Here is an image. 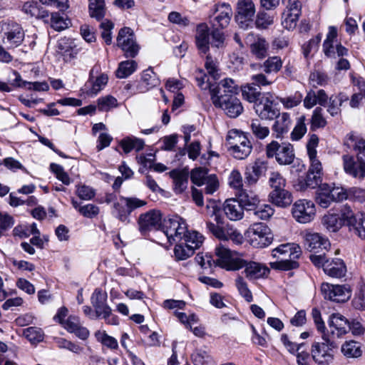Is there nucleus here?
I'll return each instance as SVG.
<instances>
[{
  "mask_svg": "<svg viewBox=\"0 0 365 365\" xmlns=\"http://www.w3.org/2000/svg\"><path fill=\"white\" fill-rule=\"evenodd\" d=\"M95 335L97 340L104 346L114 349L118 348V345L117 340L114 337L107 334L106 331H98Z\"/></svg>",
  "mask_w": 365,
  "mask_h": 365,
  "instance_id": "680f3d73",
  "label": "nucleus"
},
{
  "mask_svg": "<svg viewBox=\"0 0 365 365\" xmlns=\"http://www.w3.org/2000/svg\"><path fill=\"white\" fill-rule=\"evenodd\" d=\"M147 202L135 197L120 196L113 205V215L123 222H129L130 213L135 209L142 207Z\"/></svg>",
  "mask_w": 365,
  "mask_h": 365,
  "instance_id": "1a4fd4ad",
  "label": "nucleus"
},
{
  "mask_svg": "<svg viewBox=\"0 0 365 365\" xmlns=\"http://www.w3.org/2000/svg\"><path fill=\"white\" fill-rule=\"evenodd\" d=\"M255 14V6L252 0H238L236 7L235 21L242 29L252 24Z\"/></svg>",
  "mask_w": 365,
  "mask_h": 365,
  "instance_id": "a211bd4d",
  "label": "nucleus"
},
{
  "mask_svg": "<svg viewBox=\"0 0 365 365\" xmlns=\"http://www.w3.org/2000/svg\"><path fill=\"white\" fill-rule=\"evenodd\" d=\"M292 215L297 222L301 224L309 223L316 216L315 205L309 200H298L292 205Z\"/></svg>",
  "mask_w": 365,
  "mask_h": 365,
  "instance_id": "ddd939ff",
  "label": "nucleus"
},
{
  "mask_svg": "<svg viewBox=\"0 0 365 365\" xmlns=\"http://www.w3.org/2000/svg\"><path fill=\"white\" fill-rule=\"evenodd\" d=\"M269 201L277 207H286L290 205L293 198L287 190H272L269 195Z\"/></svg>",
  "mask_w": 365,
  "mask_h": 365,
  "instance_id": "f704fd0d",
  "label": "nucleus"
},
{
  "mask_svg": "<svg viewBox=\"0 0 365 365\" xmlns=\"http://www.w3.org/2000/svg\"><path fill=\"white\" fill-rule=\"evenodd\" d=\"M250 128L254 135L258 139L263 140L269 134V128L262 125L257 120L252 121Z\"/></svg>",
  "mask_w": 365,
  "mask_h": 365,
  "instance_id": "13d9d810",
  "label": "nucleus"
},
{
  "mask_svg": "<svg viewBox=\"0 0 365 365\" xmlns=\"http://www.w3.org/2000/svg\"><path fill=\"white\" fill-rule=\"evenodd\" d=\"M324 342H315L312 347V356L316 363L319 365H328L334 360L333 342L330 339L323 336Z\"/></svg>",
  "mask_w": 365,
  "mask_h": 365,
  "instance_id": "2eb2a0df",
  "label": "nucleus"
},
{
  "mask_svg": "<svg viewBox=\"0 0 365 365\" xmlns=\"http://www.w3.org/2000/svg\"><path fill=\"white\" fill-rule=\"evenodd\" d=\"M223 210L227 217L232 221L241 220L244 216V207L235 198H230L225 200Z\"/></svg>",
  "mask_w": 365,
  "mask_h": 365,
  "instance_id": "c756f323",
  "label": "nucleus"
},
{
  "mask_svg": "<svg viewBox=\"0 0 365 365\" xmlns=\"http://www.w3.org/2000/svg\"><path fill=\"white\" fill-rule=\"evenodd\" d=\"M321 290L325 299L336 302H346L351 296L350 287L346 284L323 283Z\"/></svg>",
  "mask_w": 365,
  "mask_h": 365,
  "instance_id": "6ab92c4d",
  "label": "nucleus"
},
{
  "mask_svg": "<svg viewBox=\"0 0 365 365\" xmlns=\"http://www.w3.org/2000/svg\"><path fill=\"white\" fill-rule=\"evenodd\" d=\"M207 170L202 168H197L193 169L190 173V179L192 183L197 186H201L203 185L204 181L206 180L207 177Z\"/></svg>",
  "mask_w": 365,
  "mask_h": 365,
  "instance_id": "0e129e2a",
  "label": "nucleus"
},
{
  "mask_svg": "<svg viewBox=\"0 0 365 365\" xmlns=\"http://www.w3.org/2000/svg\"><path fill=\"white\" fill-rule=\"evenodd\" d=\"M160 83L156 73L151 68L145 70L142 73L140 83V91L145 92L149 89L158 86Z\"/></svg>",
  "mask_w": 365,
  "mask_h": 365,
  "instance_id": "4c0bfd02",
  "label": "nucleus"
},
{
  "mask_svg": "<svg viewBox=\"0 0 365 365\" xmlns=\"http://www.w3.org/2000/svg\"><path fill=\"white\" fill-rule=\"evenodd\" d=\"M337 35V28L329 26L326 38L323 43V51L328 58H335L336 56H344L348 53V50L338 42Z\"/></svg>",
  "mask_w": 365,
  "mask_h": 365,
  "instance_id": "f8f14e48",
  "label": "nucleus"
},
{
  "mask_svg": "<svg viewBox=\"0 0 365 365\" xmlns=\"http://www.w3.org/2000/svg\"><path fill=\"white\" fill-rule=\"evenodd\" d=\"M187 223L185 220L179 215H173L165 220L163 225V232L168 241L182 240L185 233L187 232Z\"/></svg>",
  "mask_w": 365,
  "mask_h": 365,
  "instance_id": "4468645a",
  "label": "nucleus"
},
{
  "mask_svg": "<svg viewBox=\"0 0 365 365\" xmlns=\"http://www.w3.org/2000/svg\"><path fill=\"white\" fill-rule=\"evenodd\" d=\"M304 245L310 252L319 249L326 250L330 247V242L327 238L323 237L316 232H307L304 236Z\"/></svg>",
  "mask_w": 365,
  "mask_h": 365,
  "instance_id": "cd10ccee",
  "label": "nucleus"
},
{
  "mask_svg": "<svg viewBox=\"0 0 365 365\" xmlns=\"http://www.w3.org/2000/svg\"><path fill=\"white\" fill-rule=\"evenodd\" d=\"M302 254L301 248L295 244H282L272 250V256L279 259L269 263L274 269L290 270L298 267L297 259Z\"/></svg>",
  "mask_w": 365,
  "mask_h": 365,
  "instance_id": "20e7f679",
  "label": "nucleus"
},
{
  "mask_svg": "<svg viewBox=\"0 0 365 365\" xmlns=\"http://www.w3.org/2000/svg\"><path fill=\"white\" fill-rule=\"evenodd\" d=\"M290 115L288 113H282L279 116L272 125V130L277 138H281L289 130L291 125Z\"/></svg>",
  "mask_w": 365,
  "mask_h": 365,
  "instance_id": "c9c22d12",
  "label": "nucleus"
},
{
  "mask_svg": "<svg viewBox=\"0 0 365 365\" xmlns=\"http://www.w3.org/2000/svg\"><path fill=\"white\" fill-rule=\"evenodd\" d=\"M303 96L300 92H295L294 94L287 97L279 98V101L286 109L293 108L299 105L302 101Z\"/></svg>",
  "mask_w": 365,
  "mask_h": 365,
  "instance_id": "5fc2aeb1",
  "label": "nucleus"
},
{
  "mask_svg": "<svg viewBox=\"0 0 365 365\" xmlns=\"http://www.w3.org/2000/svg\"><path fill=\"white\" fill-rule=\"evenodd\" d=\"M344 171L354 178L362 179L365 177V163L362 160H354L353 156L345 155L343 156Z\"/></svg>",
  "mask_w": 365,
  "mask_h": 365,
  "instance_id": "bb28decb",
  "label": "nucleus"
},
{
  "mask_svg": "<svg viewBox=\"0 0 365 365\" xmlns=\"http://www.w3.org/2000/svg\"><path fill=\"white\" fill-rule=\"evenodd\" d=\"M344 212V205L340 209L339 215L335 213H327L322 219V223L324 227L329 232H336L339 230L342 226H346V220L344 219L342 215Z\"/></svg>",
  "mask_w": 365,
  "mask_h": 365,
  "instance_id": "c85d7f7f",
  "label": "nucleus"
},
{
  "mask_svg": "<svg viewBox=\"0 0 365 365\" xmlns=\"http://www.w3.org/2000/svg\"><path fill=\"white\" fill-rule=\"evenodd\" d=\"M254 108L255 113L262 119H272L277 115L275 110L273 108V101L269 93L263 94L259 98V102L255 103Z\"/></svg>",
  "mask_w": 365,
  "mask_h": 365,
  "instance_id": "393cba45",
  "label": "nucleus"
},
{
  "mask_svg": "<svg viewBox=\"0 0 365 365\" xmlns=\"http://www.w3.org/2000/svg\"><path fill=\"white\" fill-rule=\"evenodd\" d=\"M108 77L106 74L102 73L98 76L95 80L91 78L87 84L86 85L87 93L91 96H95L99 93L107 84Z\"/></svg>",
  "mask_w": 365,
  "mask_h": 365,
  "instance_id": "a19ab883",
  "label": "nucleus"
},
{
  "mask_svg": "<svg viewBox=\"0 0 365 365\" xmlns=\"http://www.w3.org/2000/svg\"><path fill=\"white\" fill-rule=\"evenodd\" d=\"M301 14L284 10L282 17V25L287 30H293L297 25Z\"/></svg>",
  "mask_w": 365,
  "mask_h": 365,
  "instance_id": "8fccbe9b",
  "label": "nucleus"
},
{
  "mask_svg": "<svg viewBox=\"0 0 365 365\" xmlns=\"http://www.w3.org/2000/svg\"><path fill=\"white\" fill-rule=\"evenodd\" d=\"M117 106V99L112 96H106L98 99V108L101 111H108Z\"/></svg>",
  "mask_w": 365,
  "mask_h": 365,
  "instance_id": "e2e57ef3",
  "label": "nucleus"
},
{
  "mask_svg": "<svg viewBox=\"0 0 365 365\" xmlns=\"http://www.w3.org/2000/svg\"><path fill=\"white\" fill-rule=\"evenodd\" d=\"M107 293L100 289H96L91 297V303L95 309L96 315L103 318L111 325L118 324V318L112 313V309L107 304Z\"/></svg>",
  "mask_w": 365,
  "mask_h": 365,
  "instance_id": "0eeeda50",
  "label": "nucleus"
},
{
  "mask_svg": "<svg viewBox=\"0 0 365 365\" xmlns=\"http://www.w3.org/2000/svg\"><path fill=\"white\" fill-rule=\"evenodd\" d=\"M138 222L141 233H145L153 230H158L162 222L161 213L158 210H150L141 214Z\"/></svg>",
  "mask_w": 365,
  "mask_h": 365,
  "instance_id": "4be33fe9",
  "label": "nucleus"
},
{
  "mask_svg": "<svg viewBox=\"0 0 365 365\" xmlns=\"http://www.w3.org/2000/svg\"><path fill=\"white\" fill-rule=\"evenodd\" d=\"M173 179L174 191L176 194H182L187 187L188 171L186 170H173L169 173Z\"/></svg>",
  "mask_w": 365,
  "mask_h": 365,
  "instance_id": "473e14b6",
  "label": "nucleus"
},
{
  "mask_svg": "<svg viewBox=\"0 0 365 365\" xmlns=\"http://www.w3.org/2000/svg\"><path fill=\"white\" fill-rule=\"evenodd\" d=\"M207 229L220 241L232 240L236 245H241L244 241L242 235L237 229L227 225L221 227L212 222L207 223Z\"/></svg>",
  "mask_w": 365,
  "mask_h": 365,
  "instance_id": "f3484780",
  "label": "nucleus"
},
{
  "mask_svg": "<svg viewBox=\"0 0 365 365\" xmlns=\"http://www.w3.org/2000/svg\"><path fill=\"white\" fill-rule=\"evenodd\" d=\"M24 38L25 33L20 24L11 21L0 22V42L8 49L19 46Z\"/></svg>",
  "mask_w": 365,
  "mask_h": 365,
  "instance_id": "423d86ee",
  "label": "nucleus"
},
{
  "mask_svg": "<svg viewBox=\"0 0 365 365\" xmlns=\"http://www.w3.org/2000/svg\"><path fill=\"white\" fill-rule=\"evenodd\" d=\"M195 250L188 246L187 243L176 245L174 249V254L178 260H185L192 256Z\"/></svg>",
  "mask_w": 365,
  "mask_h": 365,
  "instance_id": "864d4df0",
  "label": "nucleus"
},
{
  "mask_svg": "<svg viewBox=\"0 0 365 365\" xmlns=\"http://www.w3.org/2000/svg\"><path fill=\"white\" fill-rule=\"evenodd\" d=\"M342 215L346 220L349 230L365 239V212L355 214L350 206L344 205Z\"/></svg>",
  "mask_w": 365,
  "mask_h": 365,
  "instance_id": "dca6fc26",
  "label": "nucleus"
},
{
  "mask_svg": "<svg viewBox=\"0 0 365 365\" xmlns=\"http://www.w3.org/2000/svg\"><path fill=\"white\" fill-rule=\"evenodd\" d=\"M348 100V96L343 93L333 95L329 97L327 104V112L331 115L335 116L340 113L341 106L343 102Z\"/></svg>",
  "mask_w": 365,
  "mask_h": 365,
  "instance_id": "79ce46f5",
  "label": "nucleus"
},
{
  "mask_svg": "<svg viewBox=\"0 0 365 365\" xmlns=\"http://www.w3.org/2000/svg\"><path fill=\"white\" fill-rule=\"evenodd\" d=\"M195 43L200 53L206 54L210 48V32L208 26L205 24L197 26L195 34Z\"/></svg>",
  "mask_w": 365,
  "mask_h": 365,
  "instance_id": "2f4dec72",
  "label": "nucleus"
},
{
  "mask_svg": "<svg viewBox=\"0 0 365 365\" xmlns=\"http://www.w3.org/2000/svg\"><path fill=\"white\" fill-rule=\"evenodd\" d=\"M266 154L268 158L274 157L280 165H289L294 159L293 146L290 143L279 144L275 140L267 144Z\"/></svg>",
  "mask_w": 365,
  "mask_h": 365,
  "instance_id": "9b49d317",
  "label": "nucleus"
},
{
  "mask_svg": "<svg viewBox=\"0 0 365 365\" xmlns=\"http://www.w3.org/2000/svg\"><path fill=\"white\" fill-rule=\"evenodd\" d=\"M197 86L202 90H209L213 105L222 109L230 118H237L243 111L240 101L235 96L238 91L237 85L231 78H225L217 85L210 81L202 70L195 74Z\"/></svg>",
  "mask_w": 365,
  "mask_h": 365,
  "instance_id": "f257e3e1",
  "label": "nucleus"
},
{
  "mask_svg": "<svg viewBox=\"0 0 365 365\" xmlns=\"http://www.w3.org/2000/svg\"><path fill=\"white\" fill-rule=\"evenodd\" d=\"M249 243L256 248L269 246L273 240V235L269 227L264 223H254L246 232Z\"/></svg>",
  "mask_w": 365,
  "mask_h": 365,
  "instance_id": "9d476101",
  "label": "nucleus"
},
{
  "mask_svg": "<svg viewBox=\"0 0 365 365\" xmlns=\"http://www.w3.org/2000/svg\"><path fill=\"white\" fill-rule=\"evenodd\" d=\"M306 117L302 115L297 118L296 124L291 133V139L293 141H297L302 138L307 131L305 123Z\"/></svg>",
  "mask_w": 365,
  "mask_h": 365,
  "instance_id": "de8ad7c7",
  "label": "nucleus"
},
{
  "mask_svg": "<svg viewBox=\"0 0 365 365\" xmlns=\"http://www.w3.org/2000/svg\"><path fill=\"white\" fill-rule=\"evenodd\" d=\"M282 66V61L278 56L268 58L263 63L264 71L266 73H277Z\"/></svg>",
  "mask_w": 365,
  "mask_h": 365,
  "instance_id": "6e6d98bb",
  "label": "nucleus"
},
{
  "mask_svg": "<svg viewBox=\"0 0 365 365\" xmlns=\"http://www.w3.org/2000/svg\"><path fill=\"white\" fill-rule=\"evenodd\" d=\"M182 240L187 243L189 247L195 250L201 247L205 237L202 234L197 231H188L187 230V232L185 233Z\"/></svg>",
  "mask_w": 365,
  "mask_h": 365,
  "instance_id": "a18cd8bd",
  "label": "nucleus"
},
{
  "mask_svg": "<svg viewBox=\"0 0 365 365\" xmlns=\"http://www.w3.org/2000/svg\"><path fill=\"white\" fill-rule=\"evenodd\" d=\"M239 198V202L247 210H254L259 202L258 196L252 192L242 191Z\"/></svg>",
  "mask_w": 365,
  "mask_h": 365,
  "instance_id": "c03bdc74",
  "label": "nucleus"
},
{
  "mask_svg": "<svg viewBox=\"0 0 365 365\" xmlns=\"http://www.w3.org/2000/svg\"><path fill=\"white\" fill-rule=\"evenodd\" d=\"M274 214V209L269 205H257L254 209V215L261 220H267Z\"/></svg>",
  "mask_w": 365,
  "mask_h": 365,
  "instance_id": "338daca9",
  "label": "nucleus"
},
{
  "mask_svg": "<svg viewBox=\"0 0 365 365\" xmlns=\"http://www.w3.org/2000/svg\"><path fill=\"white\" fill-rule=\"evenodd\" d=\"M137 68L138 64L133 60L122 61L118 65L115 75L119 78H125L133 73Z\"/></svg>",
  "mask_w": 365,
  "mask_h": 365,
  "instance_id": "37998d69",
  "label": "nucleus"
},
{
  "mask_svg": "<svg viewBox=\"0 0 365 365\" xmlns=\"http://www.w3.org/2000/svg\"><path fill=\"white\" fill-rule=\"evenodd\" d=\"M243 98L250 103H256L261 95L259 89L252 84H246L241 88Z\"/></svg>",
  "mask_w": 365,
  "mask_h": 365,
  "instance_id": "603ef678",
  "label": "nucleus"
},
{
  "mask_svg": "<svg viewBox=\"0 0 365 365\" xmlns=\"http://www.w3.org/2000/svg\"><path fill=\"white\" fill-rule=\"evenodd\" d=\"M311 130H315L319 128H324L327 124V120L323 114V109L320 107H317L312 113L310 120Z\"/></svg>",
  "mask_w": 365,
  "mask_h": 365,
  "instance_id": "09e8293b",
  "label": "nucleus"
},
{
  "mask_svg": "<svg viewBox=\"0 0 365 365\" xmlns=\"http://www.w3.org/2000/svg\"><path fill=\"white\" fill-rule=\"evenodd\" d=\"M269 182L272 190H284L286 186L285 178L279 173L273 172L270 174Z\"/></svg>",
  "mask_w": 365,
  "mask_h": 365,
  "instance_id": "052dcab7",
  "label": "nucleus"
},
{
  "mask_svg": "<svg viewBox=\"0 0 365 365\" xmlns=\"http://www.w3.org/2000/svg\"><path fill=\"white\" fill-rule=\"evenodd\" d=\"M344 189L334 184L320 183L316 192L315 200L323 208H327L331 202L346 199Z\"/></svg>",
  "mask_w": 365,
  "mask_h": 365,
  "instance_id": "6e6552de",
  "label": "nucleus"
},
{
  "mask_svg": "<svg viewBox=\"0 0 365 365\" xmlns=\"http://www.w3.org/2000/svg\"><path fill=\"white\" fill-rule=\"evenodd\" d=\"M232 9L228 3H219L215 5L212 25L215 27H227L232 16Z\"/></svg>",
  "mask_w": 365,
  "mask_h": 365,
  "instance_id": "5701e85b",
  "label": "nucleus"
},
{
  "mask_svg": "<svg viewBox=\"0 0 365 365\" xmlns=\"http://www.w3.org/2000/svg\"><path fill=\"white\" fill-rule=\"evenodd\" d=\"M192 359L195 365H206L212 360L209 354L202 349L196 350L192 354Z\"/></svg>",
  "mask_w": 365,
  "mask_h": 365,
  "instance_id": "69168bd1",
  "label": "nucleus"
},
{
  "mask_svg": "<svg viewBox=\"0 0 365 365\" xmlns=\"http://www.w3.org/2000/svg\"><path fill=\"white\" fill-rule=\"evenodd\" d=\"M324 272L331 277L341 278L345 276L346 267L342 259L334 258L325 264Z\"/></svg>",
  "mask_w": 365,
  "mask_h": 365,
  "instance_id": "72a5a7b5",
  "label": "nucleus"
},
{
  "mask_svg": "<svg viewBox=\"0 0 365 365\" xmlns=\"http://www.w3.org/2000/svg\"><path fill=\"white\" fill-rule=\"evenodd\" d=\"M235 287L242 297H243L247 302H251L253 300L252 292L248 287V284L245 279L242 276H237L235 279Z\"/></svg>",
  "mask_w": 365,
  "mask_h": 365,
  "instance_id": "3c124183",
  "label": "nucleus"
},
{
  "mask_svg": "<svg viewBox=\"0 0 365 365\" xmlns=\"http://www.w3.org/2000/svg\"><path fill=\"white\" fill-rule=\"evenodd\" d=\"M120 145L125 153H129L133 150L137 152L143 150L145 142L143 139L135 136H128L121 140Z\"/></svg>",
  "mask_w": 365,
  "mask_h": 365,
  "instance_id": "ea45409f",
  "label": "nucleus"
},
{
  "mask_svg": "<svg viewBox=\"0 0 365 365\" xmlns=\"http://www.w3.org/2000/svg\"><path fill=\"white\" fill-rule=\"evenodd\" d=\"M329 327L331 338H339L348 332L349 322L341 314L334 313L330 316Z\"/></svg>",
  "mask_w": 365,
  "mask_h": 365,
  "instance_id": "b1692460",
  "label": "nucleus"
},
{
  "mask_svg": "<svg viewBox=\"0 0 365 365\" xmlns=\"http://www.w3.org/2000/svg\"><path fill=\"white\" fill-rule=\"evenodd\" d=\"M226 142L230 155L236 160L246 159L252 151V144L247 135L237 129L228 131Z\"/></svg>",
  "mask_w": 365,
  "mask_h": 365,
  "instance_id": "39448f33",
  "label": "nucleus"
},
{
  "mask_svg": "<svg viewBox=\"0 0 365 365\" xmlns=\"http://www.w3.org/2000/svg\"><path fill=\"white\" fill-rule=\"evenodd\" d=\"M341 351L345 356L349 358H358L362 354L360 346L354 341L344 342L341 346Z\"/></svg>",
  "mask_w": 365,
  "mask_h": 365,
  "instance_id": "49530a36",
  "label": "nucleus"
},
{
  "mask_svg": "<svg viewBox=\"0 0 365 365\" xmlns=\"http://www.w3.org/2000/svg\"><path fill=\"white\" fill-rule=\"evenodd\" d=\"M246 43L250 46L252 55L256 58L262 59L267 56L269 43L264 38L249 34L246 38Z\"/></svg>",
  "mask_w": 365,
  "mask_h": 365,
  "instance_id": "a878e982",
  "label": "nucleus"
},
{
  "mask_svg": "<svg viewBox=\"0 0 365 365\" xmlns=\"http://www.w3.org/2000/svg\"><path fill=\"white\" fill-rule=\"evenodd\" d=\"M319 138L317 135H310L307 143V152L309 159L310 166L306 175L298 178L294 187L297 191L304 192L308 189H314L322 181V165L317 158V148Z\"/></svg>",
  "mask_w": 365,
  "mask_h": 365,
  "instance_id": "7ed1b4c3",
  "label": "nucleus"
},
{
  "mask_svg": "<svg viewBox=\"0 0 365 365\" xmlns=\"http://www.w3.org/2000/svg\"><path fill=\"white\" fill-rule=\"evenodd\" d=\"M76 195L83 200H91L96 195V190L86 185H76Z\"/></svg>",
  "mask_w": 365,
  "mask_h": 365,
  "instance_id": "bf43d9fd",
  "label": "nucleus"
},
{
  "mask_svg": "<svg viewBox=\"0 0 365 365\" xmlns=\"http://www.w3.org/2000/svg\"><path fill=\"white\" fill-rule=\"evenodd\" d=\"M350 143L353 146L354 150L356 152L359 160H365V140L362 138L354 139L352 137L349 138Z\"/></svg>",
  "mask_w": 365,
  "mask_h": 365,
  "instance_id": "774afa93",
  "label": "nucleus"
},
{
  "mask_svg": "<svg viewBox=\"0 0 365 365\" xmlns=\"http://www.w3.org/2000/svg\"><path fill=\"white\" fill-rule=\"evenodd\" d=\"M215 255L219 265L227 270L235 271L245 267V277L250 281L267 277L269 273L267 266L256 262H247L240 257L237 252L231 251L221 243L216 247Z\"/></svg>",
  "mask_w": 365,
  "mask_h": 365,
  "instance_id": "f03ea898",
  "label": "nucleus"
},
{
  "mask_svg": "<svg viewBox=\"0 0 365 365\" xmlns=\"http://www.w3.org/2000/svg\"><path fill=\"white\" fill-rule=\"evenodd\" d=\"M24 336L31 343H38L43 339V332L40 328L31 327L24 330Z\"/></svg>",
  "mask_w": 365,
  "mask_h": 365,
  "instance_id": "4d7b16f0",
  "label": "nucleus"
},
{
  "mask_svg": "<svg viewBox=\"0 0 365 365\" xmlns=\"http://www.w3.org/2000/svg\"><path fill=\"white\" fill-rule=\"evenodd\" d=\"M267 170V162L261 158H257L254 162L245 167V182L249 185H255L259 179L265 174Z\"/></svg>",
  "mask_w": 365,
  "mask_h": 365,
  "instance_id": "412c9836",
  "label": "nucleus"
},
{
  "mask_svg": "<svg viewBox=\"0 0 365 365\" xmlns=\"http://www.w3.org/2000/svg\"><path fill=\"white\" fill-rule=\"evenodd\" d=\"M88 13L91 18L102 20L106 14L105 0H88Z\"/></svg>",
  "mask_w": 365,
  "mask_h": 365,
  "instance_id": "58836bf2",
  "label": "nucleus"
},
{
  "mask_svg": "<svg viewBox=\"0 0 365 365\" xmlns=\"http://www.w3.org/2000/svg\"><path fill=\"white\" fill-rule=\"evenodd\" d=\"M117 45L125 52L126 57L134 58L139 51L133 31L128 27H124L119 31Z\"/></svg>",
  "mask_w": 365,
  "mask_h": 365,
  "instance_id": "aec40b11",
  "label": "nucleus"
},
{
  "mask_svg": "<svg viewBox=\"0 0 365 365\" xmlns=\"http://www.w3.org/2000/svg\"><path fill=\"white\" fill-rule=\"evenodd\" d=\"M22 11L26 15L36 19L48 17V12L35 1L25 2L22 6Z\"/></svg>",
  "mask_w": 365,
  "mask_h": 365,
  "instance_id": "e433bc0d",
  "label": "nucleus"
},
{
  "mask_svg": "<svg viewBox=\"0 0 365 365\" xmlns=\"http://www.w3.org/2000/svg\"><path fill=\"white\" fill-rule=\"evenodd\" d=\"M62 326L68 332L74 334L77 337L81 339L85 340L89 336V331L86 328L81 325L79 318L75 316H70Z\"/></svg>",
  "mask_w": 365,
  "mask_h": 365,
  "instance_id": "7c9ffc66",
  "label": "nucleus"
}]
</instances>
